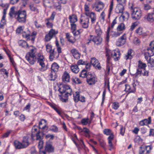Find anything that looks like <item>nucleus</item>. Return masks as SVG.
Returning a JSON list of instances; mask_svg holds the SVG:
<instances>
[{
    "label": "nucleus",
    "instance_id": "nucleus-33",
    "mask_svg": "<svg viewBox=\"0 0 154 154\" xmlns=\"http://www.w3.org/2000/svg\"><path fill=\"white\" fill-rule=\"evenodd\" d=\"M147 50L151 53H154V41H152L149 44Z\"/></svg>",
    "mask_w": 154,
    "mask_h": 154
},
{
    "label": "nucleus",
    "instance_id": "nucleus-34",
    "mask_svg": "<svg viewBox=\"0 0 154 154\" xmlns=\"http://www.w3.org/2000/svg\"><path fill=\"white\" fill-rule=\"evenodd\" d=\"M57 77L56 72L51 71V72L49 75V79L51 81H54Z\"/></svg>",
    "mask_w": 154,
    "mask_h": 154
},
{
    "label": "nucleus",
    "instance_id": "nucleus-12",
    "mask_svg": "<svg viewBox=\"0 0 154 154\" xmlns=\"http://www.w3.org/2000/svg\"><path fill=\"white\" fill-rule=\"evenodd\" d=\"M152 149L151 147L150 146H146L142 147L140 146V149L139 150V154H143L145 150H146V153L148 154L150 152V151Z\"/></svg>",
    "mask_w": 154,
    "mask_h": 154
},
{
    "label": "nucleus",
    "instance_id": "nucleus-49",
    "mask_svg": "<svg viewBox=\"0 0 154 154\" xmlns=\"http://www.w3.org/2000/svg\"><path fill=\"white\" fill-rule=\"evenodd\" d=\"M50 106L60 116H61V111L58 109L55 105L54 104H51Z\"/></svg>",
    "mask_w": 154,
    "mask_h": 154
},
{
    "label": "nucleus",
    "instance_id": "nucleus-6",
    "mask_svg": "<svg viewBox=\"0 0 154 154\" xmlns=\"http://www.w3.org/2000/svg\"><path fill=\"white\" fill-rule=\"evenodd\" d=\"M97 78L94 76L91 72H88L87 76L86 81L90 85L95 84L97 82Z\"/></svg>",
    "mask_w": 154,
    "mask_h": 154
},
{
    "label": "nucleus",
    "instance_id": "nucleus-45",
    "mask_svg": "<svg viewBox=\"0 0 154 154\" xmlns=\"http://www.w3.org/2000/svg\"><path fill=\"white\" fill-rule=\"evenodd\" d=\"M87 71L85 69H83L79 75L82 78L86 77L87 78V76L88 75V73L87 74Z\"/></svg>",
    "mask_w": 154,
    "mask_h": 154
},
{
    "label": "nucleus",
    "instance_id": "nucleus-15",
    "mask_svg": "<svg viewBox=\"0 0 154 154\" xmlns=\"http://www.w3.org/2000/svg\"><path fill=\"white\" fill-rule=\"evenodd\" d=\"M44 59V57L43 56L41 53H39L38 54L37 60H38V62L39 63V64L43 68L45 66Z\"/></svg>",
    "mask_w": 154,
    "mask_h": 154
},
{
    "label": "nucleus",
    "instance_id": "nucleus-43",
    "mask_svg": "<svg viewBox=\"0 0 154 154\" xmlns=\"http://www.w3.org/2000/svg\"><path fill=\"white\" fill-rule=\"evenodd\" d=\"M24 27L23 26H20L18 27L16 30V33L18 34H22L24 30Z\"/></svg>",
    "mask_w": 154,
    "mask_h": 154
},
{
    "label": "nucleus",
    "instance_id": "nucleus-23",
    "mask_svg": "<svg viewBox=\"0 0 154 154\" xmlns=\"http://www.w3.org/2000/svg\"><path fill=\"white\" fill-rule=\"evenodd\" d=\"M69 19L71 23H75L77 21V18L76 16L74 14L69 15Z\"/></svg>",
    "mask_w": 154,
    "mask_h": 154
},
{
    "label": "nucleus",
    "instance_id": "nucleus-18",
    "mask_svg": "<svg viewBox=\"0 0 154 154\" xmlns=\"http://www.w3.org/2000/svg\"><path fill=\"white\" fill-rule=\"evenodd\" d=\"M22 35L23 37L26 39L27 40H29L31 37L30 32L28 29L24 30L22 33Z\"/></svg>",
    "mask_w": 154,
    "mask_h": 154
},
{
    "label": "nucleus",
    "instance_id": "nucleus-10",
    "mask_svg": "<svg viewBox=\"0 0 154 154\" xmlns=\"http://www.w3.org/2000/svg\"><path fill=\"white\" fill-rule=\"evenodd\" d=\"M91 63L96 69L99 70L101 69L102 67L99 61L95 57H94L91 58Z\"/></svg>",
    "mask_w": 154,
    "mask_h": 154
},
{
    "label": "nucleus",
    "instance_id": "nucleus-55",
    "mask_svg": "<svg viewBox=\"0 0 154 154\" xmlns=\"http://www.w3.org/2000/svg\"><path fill=\"white\" fill-rule=\"evenodd\" d=\"M112 66V63H108L106 64V74L109 75Z\"/></svg>",
    "mask_w": 154,
    "mask_h": 154
},
{
    "label": "nucleus",
    "instance_id": "nucleus-61",
    "mask_svg": "<svg viewBox=\"0 0 154 154\" xmlns=\"http://www.w3.org/2000/svg\"><path fill=\"white\" fill-rule=\"evenodd\" d=\"M143 69V72H142V73L139 75H141L142 74L143 76H148L149 75V72L146 70V68Z\"/></svg>",
    "mask_w": 154,
    "mask_h": 154
},
{
    "label": "nucleus",
    "instance_id": "nucleus-4",
    "mask_svg": "<svg viewBox=\"0 0 154 154\" xmlns=\"http://www.w3.org/2000/svg\"><path fill=\"white\" fill-rule=\"evenodd\" d=\"M85 14L87 17H89L91 19L92 24L95 23L96 20V16L95 14L93 12H90L89 6L88 5L85 4L84 6Z\"/></svg>",
    "mask_w": 154,
    "mask_h": 154
},
{
    "label": "nucleus",
    "instance_id": "nucleus-9",
    "mask_svg": "<svg viewBox=\"0 0 154 154\" xmlns=\"http://www.w3.org/2000/svg\"><path fill=\"white\" fill-rule=\"evenodd\" d=\"M127 37L125 34H124L122 36L119 38L116 42L117 46L120 47L124 45L126 42Z\"/></svg>",
    "mask_w": 154,
    "mask_h": 154
},
{
    "label": "nucleus",
    "instance_id": "nucleus-40",
    "mask_svg": "<svg viewBox=\"0 0 154 154\" xmlns=\"http://www.w3.org/2000/svg\"><path fill=\"white\" fill-rule=\"evenodd\" d=\"M44 134V133L42 132H40V131H39L36 134V140H42L43 138V136Z\"/></svg>",
    "mask_w": 154,
    "mask_h": 154
},
{
    "label": "nucleus",
    "instance_id": "nucleus-58",
    "mask_svg": "<svg viewBox=\"0 0 154 154\" xmlns=\"http://www.w3.org/2000/svg\"><path fill=\"white\" fill-rule=\"evenodd\" d=\"M139 23L137 22H135L133 23L131 26V28H130V30L131 31H133L136 27L139 24Z\"/></svg>",
    "mask_w": 154,
    "mask_h": 154
},
{
    "label": "nucleus",
    "instance_id": "nucleus-46",
    "mask_svg": "<svg viewBox=\"0 0 154 154\" xmlns=\"http://www.w3.org/2000/svg\"><path fill=\"white\" fill-rule=\"evenodd\" d=\"M58 128L57 126L53 125L51 126L49 128V130L52 131L54 132H57L58 131Z\"/></svg>",
    "mask_w": 154,
    "mask_h": 154
},
{
    "label": "nucleus",
    "instance_id": "nucleus-63",
    "mask_svg": "<svg viewBox=\"0 0 154 154\" xmlns=\"http://www.w3.org/2000/svg\"><path fill=\"white\" fill-rule=\"evenodd\" d=\"M40 128L42 129V132L44 133L46 131L48 130V127L46 125V124H45L43 126H42Z\"/></svg>",
    "mask_w": 154,
    "mask_h": 154
},
{
    "label": "nucleus",
    "instance_id": "nucleus-24",
    "mask_svg": "<svg viewBox=\"0 0 154 154\" xmlns=\"http://www.w3.org/2000/svg\"><path fill=\"white\" fill-rule=\"evenodd\" d=\"M69 88V86L66 85H63L60 88H59L58 91L61 94L66 92V89Z\"/></svg>",
    "mask_w": 154,
    "mask_h": 154
},
{
    "label": "nucleus",
    "instance_id": "nucleus-17",
    "mask_svg": "<svg viewBox=\"0 0 154 154\" xmlns=\"http://www.w3.org/2000/svg\"><path fill=\"white\" fill-rule=\"evenodd\" d=\"M70 52L75 58L79 59L80 57V54L78 51L75 48L71 49Z\"/></svg>",
    "mask_w": 154,
    "mask_h": 154
},
{
    "label": "nucleus",
    "instance_id": "nucleus-13",
    "mask_svg": "<svg viewBox=\"0 0 154 154\" xmlns=\"http://www.w3.org/2000/svg\"><path fill=\"white\" fill-rule=\"evenodd\" d=\"M45 149L46 152H53L54 151V148L51 143L49 142H47L45 147Z\"/></svg>",
    "mask_w": 154,
    "mask_h": 154
},
{
    "label": "nucleus",
    "instance_id": "nucleus-35",
    "mask_svg": "<svg viewBox=\"0 0 154 154\" xmlns=\"http://www.w3.org/2000/svg\"><path fill=\"white\" fill-rule=\"evenodd\" d=\"M125 91L126 92H128L130 93H134L135 90L134 89H131L130 86L128 84L125 85Z\"/></svg>",
    "mask_w": 154,
    "mask_h": 154
},
{
    "label": "nucleus",
    "instance_id": "nucleus-44",
    "mask_svg": "<svg viewBox=\"0 0 154 154\" xmlns=\"http://www.w3.org/2000/svg\"><path fill=\"white\" fill-rule=\"evenodd\" d=\"M121 17H122L123 20H128L129 16V14L127 12H122V13Z\"/></svg>",
    "mask_w": 154,
    "mask_h": 154
},
{
    "label": "nucleus",
    "instance_id": "nucleus-50",
    "mask_svg": "<svg viewBox=\"0 0 154 154\" xmlns=\"http://www.w3.org/2000/svg\"><path fill=\"white\" fill-rule=\"evenodd\" d=\"M103 133L106 135H110L113 133L112 131L109 129H106L103 130Z\"/></svg>",
    "mask_w": 154,
    "mask_h": 154
},
{
    "label": "nucleus",
    "instance_id": "nucleus-48",
    "mask_svg": "<svg viewBox=\"0 0 154 154\" xmlns=\"http://www.w3.org/2000/svg\"><path fill=\"white\" fill-rule=\"evenodd\" d=\"M4 17H2L0 23V28L3 29L4 26L6 24V20Z\"/></svg>",
    "mask_w": 154,
    "mask_h": 154
},
{
    "label": "nucleus",
    "instance_id": "nucleus-25",
    "mask_svg": "<svg viewBox=\"0 0 154 154\" xmlns=\"http://www.w3.org/2000/svg\"><path fill=\"white\" fill-rule=\"evenodd\" d=\"M133 51L132 50L130 49L128 50L127 54L125 56L126 60L131 59L133 57Z\"/></svg>",
    "mask_w": 154,
    "mask_h": 154
},
{
    "label": "nucleus",
    "instance_id": "nucleus-39",
    "mask_svg": "<svg viewBox=\"0 0 154 154\" xmlns=\"http://www.w3.org/2000/svg\"><path fill=\"white\" fill-rule=\"evenodd\" d=\"M74 100L75 103L78 102L79 100L80 97L79 94V92H75L73 94Z\"/></svg>",
    "mask_w": 154,
    "mask_h": 154
},
{
    "label": "nucleus",
    "instance_id": "nucleus-20",
    "mask_svg": "<svg viewBox=\"0 0 154 154\" xmlns=\"http://www.w3.org/2000/svg\"><path fill=\"white\" fill-rule=\"evenodd\" d=\"M120 54V53L119 51H115L112 52L111 56L112 57H113L115 61H116L119 59Z\"/></svg>",
    "mask_w": 154,
    "mask_h": 154
},
{
    "label": "nucleus",
    "instance_id": "nucleus-56",
    "mask_svg": "<svg viewBox=\"0 0 154 154\" xmlns=\"http://www.w3.org/2000/svg\"><path fill=\"white\" fill-rule=\"evenodd\" d=\"M52 38L48 33L46 34L44 38V41L45 42L50 41Z\"/></svg>",
    "mask_w": 154,
    "mask_h": 154
},
{
    "label": "nucleus",
    "instance_id": "nucleus-7",
    "mask_svg": "<svg viewBox=\"0 0 154 154\" xmlns=\"http://www.w3.org/2000/svg\"><path fill=\"white\" fill-rule=\"evenodd\" d=\"M88 17H82L80 20V25L84 29H87L88 27L89 19Z\"/></svg>",
    "mask_w": 154,
    "mask_h": 154
},
{
    "label": "nucleus",
    "instance_id": "nucleus-19",
    "mask_svg": "<svg viewBox=\"0 0 154 154\" xmlns=\"http://www.w3.org/2000/svg\"><path fill=\"white\" fill-rule=\"evenodd\" d=\"M54 2L52 0H44L43 5L45 7L49 8L52 7L53 5H54Z\"/></svg>",
    "mask_w": 154,
    "mask_h": 154
},
{
    "label": "nucleus",
    "instance_id": "nucleus-29",
    "mask_svg": "<svg viewBox=\"0 0 154 154\" xmlns=\"http://www.w3.org/2000/svg\"><path fill=\"white\" fill-rule=\"evenodd\" d=\"M18 44L20 46H21L24 48L28 47V45L27 43L24 40H20L18 42Z\"/></svg>",
    "mask_w": 154,
    "mask_h": 154
},
{
    "label": "nucleus",
    "instance_id": "nucleus-31",
    "mask_svg": "<svg viewBox=\"0 0 154 154\" xmlns=\"http://www.w3.org/2000/svg\"><path fill=\"white\" fill-rule=\"evenodd\" d=\"M59 66L58 64L56 63H53L51 66V71L57 72L58 71Z\"/></svg>",
    "mask_w": 154,
    "mask_h": 154
},
{
    "label": "nucleus",
    "instance_id": "nucleus-54",
    "mask_svg": "<svg viewBox=\"0 0 154 154\" xmlns=\"http://www.w3.org/2000/svg\"><path fill=\"white\" fill-rule=\"evenodd\" d=\"M122 32H119L118 31L116 32H111V35L112 37L116 38L120 36Z\"/></svg>",
    "mask_w": 154,
    "mask_h": 154
},
{
    "label": "nucleus",
    "instance_id": "nucleus-42",
    "mask_svg": "<svg viewBox=\"0 0 154 154\" xmlns=\"http://www.w3.org/2000/svg\"><path fill=\"white\" fill-rule=\"evenodd\" d=\"M110 30V27H109L108 28L107 31L106 32V36L105 37V41L106 43H108L109 41V32Z\"/></svg>",
    "mask_w": 154,
    "mask_h": 154
},
{
    "label": "nucleus",
    "instance_id": "nucleus-3",
    "mask_svg": "<svg viewBox=\"0 0 154 154\" xmlns=\"http://www.w3.org/2000/svg\"><path fill=\"white\" fill-rule=\"evenodd\" d=\"M130 9L131 18L134 20H139L142 16V12L141 10L138 8L134 7L133 5L129 6Z\"/></svg>",
    "mask_w": 154,
    "mask_h": 154
},
{
    "label": "nucleus",
    "instance_id": "nucleus-22",
    "mask_svg": "<svg viewBox=\"0 0 154 154\" xmlns=\"http://www.w3.org/2000/svg\"><path fill=\"white\" fill-rule=\"evenodd\" d=\"M45 23L46 26L48 28H52L53 24V21L50 20V19L47 18L45 20Z\"/></svg>",
    "mask_w": 154,
    "mask_h": 154
},
{
    "label": "nucleus",
    "instance_id": "nucleus-38",
    "mask_svg": "<svg viewBox=\"0 0 154 154\" xmlns=\"http://www.w3.org/2000/svg\"><path fill=\"white\" fill-rule=\"evenodd\" d=\"M125 26L123 23H121L119 24L117 28L118 31H121L125 30Z\"/></svg>",
    "mask_w": 154,
    "mask_h": 154
},
{
    "label": "nucleus",
    "instance_id": "nucleus-5",
    "mask_svg": "<svg viewBox=\"0 0 154 154\" xmlns=\"http://www.w3.org/2000/svg\"><path fill=\"white\" fill-rule=\"evenodd\" d=\"M17 14V19L19 22L21 23H25L26 21V13L25 10H19Z\"/></svg>",
    "mask_w": 154,
    "mask_h": 154
},
{
    "label": "nucleus",
    "instance_id": "nucleus-64",
    "mask_svg": "<svg viewBox=\"0 0 154 154\" xmlns=\"http://www.w3.org/2000/svg\"><path fill=\"white\" fill-rule=\"evenodd\" d=\"M54 136L53 135L48 134L45 136V138L46 139L49 138L50 140H53L54 139Z\"/></svg>",
    "mask_w": 154,
    "mask_h": 154
},
{
    "label": "nucleus",
    "instance_id": "nucleus-1",
    "mask_svg": "<svg viewBox=\"0 0 154 154\" xmlns=\"http://www.w3.org/2000/svg\"><path fill=\"white\" fill-rule=\"evenodd\" d=\"M33 136L32 134L25 136L23 138L22 143L18 141L15 140L14 142V145L16 149L24 148L27 147L32 142Z\"/></svg>",
    "mask_w": 154,
    "mask_h": 154
},
{
    "label": "nucleus",
    "instance_id": "nucleus-51",
    "mask_svg": "<svg viewBox=\"0 0 154 154\" xmlns=\"http://www.w3.org/2000/svg\"><path fill=\"white\" fill-rule=\"evenodd\" d=\"M148 64L149 66L154 67V60L151 58L148 60Z\"/></svg>",
    "mask_w": 154,
    "mask_h": 154
},
{
    "label": "nucleus",
    "instance_id": "nucleus-28",
    "mask_svg": "<svg viewBox=\"0 0 154 154\" xmlns=\"http://www.w3.org/2000/svg\"><path fill=\"white\" fill-rule=\"evenodd\" d=\"M29 7L30 10L32 11L37 13L38 12V10L37 9L36 5L33 3H30L29 4Z\"/></svg>",
    "mask_w": 154,
    "mask_h": 154
},
{
    "label": "nucleus",
    "instance_id": "nucleus-14",
    "mask_svg": "<svg viewBox=\"0 0 154 154\" xmlns=\"http://www.w3.org/2000/svg\"><path fill=\"white\" fill-rule=\"evenodd\" d=\"M63 82L65 83L69 82L70 79L69 74L67 72L65 71L62 77Z\"/></svg>",
    "mask_w": 154,
    "mask_h": 154
},
{
    "label": "nucleus",
    "instance_id": "nucleus-8",
    "mask_svg": "<svg viewBox=\"0 0 154 154\" xmlns=\"http://www.w3.org/2000/svg\"><path fill=\"white\" fill-rule=\"evenodd\" d=\"M137 66L138 68L137 69V71L135 73L136 76H137L142 73V70L140 69H143L146 68V65L145 63H143L140 60L138 61Z\"/></svg>",
    "mask_w": 154,
    "mask_h": 154
},
{
    "label": "nucleus",
    "instance_id": "nucleus-57",
    "mask_svg": "<svg viewBox=\"0 0 154 154\" xmlns=\"http://www.w3.org/2000/svg\"><path fill=\"white\" fill-rule=\"evenodd\" d=\"M46 50L48 52H49L53 50L51 45L48 44L46 45Z\"/></svg>",
    "mask_w": 154,
    "mask_h": 154
},
{
    "label": "nucleus",
    "instance_id": "nucleus-37",
    "mask_svg": "<svg viewBox=\"0 0 154 154\" xmlns=\"http://www.w3.org/2000/svg\"><path fill=\"white\" fill-rule=\"evenodd\" d=\"M58 33V31L55 30L51 29L48 32L49 34L52 37V38L55 37Z\"/></svg>",
    "mask_w": 154,
    "mask_h": 154
},
{
    "label": "nucleus",
    "instance_id": "nucleus-11",
    "mask_svg": "<svg viewBox=\"0 0 154 154\" xmlns=\"http://www.w3.org/2000/svg\"><path fill=\"white\" fill-rule=\"evenodd\" d=\"M91 36L92 37V41L93 42L94 44L97 45H100L102 42L103 38L100 36H93L91 35Z\"/></svg>",
    "mask_w": 154,
    "mask_h": 154
},
{
    "label": "nucleus",
    "instance_id": "nucleus-30",
    "mask_svg": "<svg viewBox=\"0 0 154 154\" xmlns=\"http://www.w3.org/2000/svg\"><path fill=\"white\" fill-rule=\"evenodd\" d=\"M15 7H12L10 9L9 15L11 17H12L13 15H14L15 17H16L17 15L16 14L18 13V11H15Z\"/></svg>",
    "mask_w": 154,
    "mask_h": 154
},
{
    "label": "nucleus",
    "instance_id": "nucleus-27",
    "mask_svg": "<svg viewBox=\"0 0 154 154\" xmlns=\"http://www.w3.org/2000/svg\"><path fill=\"white\" fill-rule=\"evenodd\" d=\"M68 94L66 93L64 95H63L62 97L61 95H59L60 99L62 102H66L68 101Z\"/></svg>",
    "mask_w": 154,
    "mask_h": 154
},
{
    "label": "nucleus",
    "instance_id": "nucleus-41",
    "mask_svg": "<svg viewBox=\"0 0 154 154\" xmlns=\"http://www.w3.org/2000/svg\"><path fill=\"white\" fill-rule=\"evenodd\" d=\"M148 52H146L144 54L145 57V59L148 61V59L151 58V56L154 55V53H151L148 51Z\"/></svg>",
    "mask_w": 154,
    "mask_h": 154
},
{
    "label": "nucleus",
    "instance_id": "nucleus-16",
    "mask_svg": "<svg viewBox=\"0 0 154 154\" xmlns=\"http://www.w3.org/2000/svg\"><path fill=\"white\" fill-rule=\"evenodd\" d=\"M49 53L50 54L49 57L50 61H52L54 58H57L59 57V54L55 51L54 49H53Z\"/></svg>",
    "mask_w": 154,
    "mask_h": 154
},
{
    "label": "nucleus",
    "instance_id": "nucleus-52",
    "mask_svg": "<svg viewBox=\"0 0 154 154\" xmlns=\"http://www.w3.org/2000/svg\"><path fill=\"white\" fill-rule=\"evenodd\" d=\"M119 106V103L117 102H115L112 104V107L113 109L116 110L118 109Z\"/></svg>",
    "mask_w": 154,
    "mask_h": 154
},
{
    "label": "nucleus",
    "instance_id": "nucleus-53",
    "mask_svg": "<svg viewBox=\"0 0 154 154\" xmlns=\"http://www.w3.org/2000/svg\"><path fill=\"white\" fill-rule=\"evenodd\" d=\"M72 82L73 83H75L76 84H80L82 83L81 81L79 78L76 77H75L72 78Z\"/></svg>",
    "mask_w": 154,
    "mask_h": 154
},
{
    "label": "nucleus",
    "instance_id": "nucleus-36",
    "mask_svg": "<svg viewBox=\"0 0 154 154\" xmlns=\"http://www.w3.org/2000/svg\"><path fill=\"white\" fill-rule=\"evenodd\" d=\"M146 18L149 21L151 22L154 21V13H149Z\"/></svg>",
    "mask_w": 154,
    "mask_h": 154
},
{
    "label": "nucleus",
    "instance_id": "nucleus-62",
    "mask_svg": "<svg viewBox=\"0 0 154 154\" xmlns=\"http://www.w3.org/2000/svg\"><path fill=\"white\" fill-rule=\"evenodd\" d=\"M81 30V29H79L77 30L73 31H72V32L73 34L75 36H76L79 35L80 34V31Z\"/></svg>",
    "mask_w": 154,
    "mask_h": 154
},
{
    "label": "nucleus",
    "instance_id": "nucleus-60",
    "mask_svg": "<svg viewBox=\"0 0 154 154\" xmlns=\"http://www.w3.org/2000/svg\"><path fill=\"white\" fill-rule=\"evenodd\" d=\"M95 32L97 35V36H100L102 33L101 30L100 28H97L96 29Z\"/></svg>",
    "mask_w": 154,
    "mask_h": 154
},
{
    "label": "nucleus",
    "instance_id": "nucleus-2",
    "mask_svg": "<svg viewBox=\"0 0 154 154\" xmlns=\"http://www.w3.org/2000/svg\"><path fill=\"white\" fill-rule=\"evenodd\" d=\"M29 48V51L26 54L25 57L30 64L33 65L36 61L38 54L39 53H38L37 48L35 47L30 46Z\"/></svg>",
    "mask_w": 154,
    "mask_h": 154
},
{
    "label": "nucleus",
    "instance_id": "nucleus-47",
    "mask_svg": "<svg viewBox=\"0 0 154 154\" xmlns=\"http://www.w3.org/2000/svg\"><path fill=\"white\" fill-rule=\"evenodd\" d=\"M81 123L83 125H87L88 124H90L91 123V121H89V119H83L81 120Z\"/></svg>",
    "mask_w": 154,
    "mask_h": 154
},
{
    "label": "nucleus",
    "instance_id": "nucleus-26",
    "mask_svg": "<svg viewBox=\"0 0 154 154\" xmlns=\"http://www.w3.org/2000/svg\"><path fill=\"white\" fill-rule=\"evenodd\" d=\"M70 68L72 71L75 73H78L79 70L78 65L76 64L72 65L70 66Z\"/></svg>",
    "mask_w": 154,
    "mask_h": 154
},
{
    "label": "nucleus",
    "instance_id": "nucleus-59",
    "mask_svg": "<svg viewBox=\"0 0 154 154\" xmlns=\"http://www.w3.org/2000/svg\"><path fill=\"white\" fill-rule=\"evenodd\" d=\"M135 32L139 35H141L143 34L142 28L139 27L135 30Z\"/></svg>",
    "mask_w": 154,
    "mask_h": 154
},
{
    "label": "nucleus",
    "instance_id": "nucleus-21",
    "mask_svg": "<svg viewBox=\"0 0 154 154\" xmlns=\"http://www.w3.org/2000/svg\"><path fill=\"white\" fill-rule=\"evenodd\" d=\"M124 9V5L118 4L115 9V12L117 14L122 13Z\"/></svg>",
    "mask_w": 154,
    "mask_h": 154
},
{
    "label": "nucleus",
    "instance_id": "nucleus-32",
    "mask_svg": "<svg viewBox=\"0 0 154 154\" xmlns=\"http://www.w3.org/2000/svg\"><path fill=\"white\" fill-rule=\"evenodd\" d=\"M114 138V135L113 134L109 135L108 138L109 146L111 148H112L113 147V145L112 141L113 140Z\"/></svg>",
    "mask_w": 154,
    "mask_h": 154
}]
</instances>
